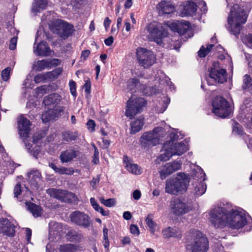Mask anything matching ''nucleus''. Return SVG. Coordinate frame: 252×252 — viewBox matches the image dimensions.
I'll return each instance as SVG.
<instances>
[{
  "label": "nucleus",
  "mask_w": 252,
  "mask_h": 252,
  "mask_svg": "<svg viewBox=\"0 0 252 252\" xmlns=\"http://www.w3.org/2000/svg\"><path fill=\"white\" fill-rule=\"evenodd\" d=\"M145 104L144 99L142 97H138L134 99L130 97L127 101L126 116L132 119L136 114L141 112Z\"/></svg>",
  "instance_id": "obj_13"
},
{
  "label": "nucleus",
  "mask_w": 252,
  "mask_h": 252,
  "mask_svg": "<svg viewBox=\"0 0 252 252\" xmlns=\"http://www.w3.org/2000/svg\"><path fill=\"white\" fill-rule=\"evenodd\" d=\"M147 31L151 39L159 45L162 44V39L168 34L167 26L162 23H151L147 27Z\"/></svg>",
  "instance_id": "obj_7"
},
{
  "label": "nucleus",
  "mask_w": 252,
  "mask_h": 252,
  "mask_svg": "<svg viewBox=\"0 0 252 252\" xmlns=\"http://www.w3.org/2000/svg\"><path fill=\"white\" fill-rule=\"evenodd\" d=\"M49 28L53 33L63 40L71 36L75 31L72 24L59 19L52 20L49 24Z\"/></svg>",
  "instance_id": "obj_4"
},
{
  "label": "nucleus",
  "mask_w": 252,
  "mask_h": 252,
  "mask_svg": "<svg viewBox=\"0 0 252 252\" xmlns=\"http://www.w3.org/2000/svg\"><path fill=\"white\" fill-rule=\"evenodd\" d=\"M90 202L94 209L96 211H99V209H100V207L99 206V204L96 202V201L95 199V198L94 197L91 198Z\"/></svg>",
  "instance_id": "obj_52"
},
{
  "label": "nucleus",
  "mask_w": 252,
  "mask_h": 252,
  "mask_svg": "<svg viewBox=\"0 0 252 252\" xmlns=\"http://www.w3.org/2000/svg\"><path fill=\"white\" fill-rule=\"evenodd\" d=\"M243 83L244 85L243 86V88L244 89L252 86V79L250 77V75L246 74L244 76Z\"/></svg>",
  "instance_id": "obj_41"
},
{
  "label": "nucleus",
  "mask_w": 252,
  "mask_h": 252,
  "mask_svg": "<svg viewBox=\"0 0 252 252\" xmlns=\"http://www.w3.org/2000/svg\"><path fill=\"white\" fill-rule=\"evenodd\" d=\"M208 71L209 77H206V79L209 85H212L217 82L223 83L226 81V70L220 68L219 62H214Z\"/></svg>",
  "instance_id": "obj_10"
},
{
  "label": "nucleus",
  "mask_w": 252,
  "mask_h": 252,
  "mask_svg": "<svg viewBox=\"0 0 252 252\" xmlns=\"http://www.w3.org/2000/svg\"><path fill=\"white\" fill-rule=\"evenodd\" d=\"M29 137H26V139L25 138H23V141L25 143V146L27 150L30 152L31 151V148H32V145L29 142V140L28 139Z\"/></svg>",
  "instance_id": "obj_57"
},
{
  "label": "nucleus",
  "mask_w": 252,
  "mask_h": 252,
  "mask_svg": "<svg viewBox=\"0 0 252 252\" xmlns=\"http://www.w3.org/2000/svg\"><path fill=\"white\" fill-rule=\"evenodd\" d=\"M62 72V69L61 68H58L52 71L48 72V74L50 78L53 77L54 78H57Z\"/></svg>",
  "instance_id": "obj_45"
},
{
  "label": "nucleus",
  "mask_w": 252,
  "mask_h": 252,
  "mask_svg": "<svg viewBox=\"0 0 252 252\" xmlns=\"http://www.w3.org/2000/svg\"><path fill=\"white\" fill-rule=\"evenodd\" d=\"M32 151V155L33 156L36 158H37V156L39 154L40 150L39 147H35L31 151V152Z\"/></svg>",
  "instance_id": "obj_63"
},
{
  "label": "nucleus",
  "mask_w": 252,
  "mask_h": 252,
  "mask_svg": "<svg viewBox=\"0 0 252 252\" xmlns=\"http://www.w3.org/2000/svg\"><path fill=\"white\" fill-rule=\"evenodd\" d=\"M132 217L131 214L130 212L126 211L123 213V218L126 220H129Z\"/></svg>",
  "instance_id": "obj_64"
},
{
  "label": "nucleus",
  "mask_w": 252,
  "mask_h": 252,
  "mask_svg": "<svg viewBox=\"0 0 252 252\" xmlns=\"http://www.w3.org/2000/svg\"><path fill=\"white\" fill-rule=\"evenodd\" d=\"M17 38L16 37H12L10 41L9 49L14 50L16 47Z\"/></svg>",
  "instance_id": "obj_51"
},
{
  "label": "nucleus",
  "mask_w": 252,
  "mask_h": 252,
  "mask_svg": "<svg viewBox=\"0 0 252 252\" xmlns=\"http://www.w3.org/2000/svg\"><path fill=\"white\" fill-rule=\"evenodd\" d=\"M48 72L46 73H40L37 74L34 78L35 83L38 84L40 82H44L48 78H49Z\"/></svg>",
  "instance_id": "obj_38"
},
{
  "label": "nucleus",
  "mask_w": 252,
  "mask_h": 252,
  "mask_svg": "<svg viewBox=\"0 0 252 252\" xmlns=\"http://www.w3.org/2000/svg\"><path fill=\"white\" fill-rule=\"evenodd\" d=\"M26 206L28 210L34 217H38L41 216L42 209L39 206L32 202H26Z\"/></svg>",
  "instance_id": "obj_33"
},
{
  "label": "nucleus",
  "mask_w": 252,
  "mask_h": 252,
  "mask_svg": "<svg viewBox=\"0 0 252 252\" xmlns=\"http://www.w3.org/2000/svg\"><path fill=\"white\" fill-rule=\"evenodd\" d=\"M164 132L162 127H156L152 131L144 132L141 137V145L146 147L156 146Z\"/></svg>",
  "instance_id": "obj_9"
},
{
  "label": "nucleus",
  "mask_w": 252,
  "mask_h": 252,
  "mask_svg": "<svg viewBox=\"0 0 252 252\" xmlns=\"http://www.w3.org/2000/svg\"><path fill=\"white\" fill-rule=\"evenodd\" d=\"M11 71V68L9 67L5 68L1 71V78L2 80L4 81H7L10 77V72Z\"/></svg>",
  "instance_id": "obj_44"
},
{
  "label": "nucleus",
  "mask_w": 252,
  "mask_h": 252,
  "mask_svg": "<svg viewBox=\"0 0 252 252\" xmlns=\"http://www.w3.org/2000/svg\"><path fill=\"white\" fill-rule=\"evenodd\" d=\"M83 87L84 88L85 93L87 94H90L91 92V82L89 80L86 81Z\"/></svg>",
  "instance_id": "obj_56"
},
{
  "label": "nucleus",
  "mask_w": 252,
  "mask_h": 252,
  "mask_svg": "<svg viewBox=\"0 0 252 252\" xmlns=\"http://www.w3.org/2000/svg\"><path fill=\"white\" fill-rule=\"evenodd\" d=\"M78 137L79 134L77 131L67 130L62 133V140L67 143L76 140Z\"/></svg>",
  "instance_id": "obj_29"
},
{
  "label": "nucleus",
  "mask_w": 252,
  "mask_h": 252,
  "mask_svg": "<svg viewBox=\"0 0 252 252\" xmlns=\"http://www.w3.org/2000/svg\"><path fill=\"white\" fill-rule=\"evenodd\" d=\"M19 134L22 138L29 137L30 131V126L31 125L30 120L21 116L18 121Z\"/></svg>",
  "instance_id": "obj_18"
},
{
  "label": "nucleus",
  "mask_w": 252,
  "mask_h": 252,
  "mask_svg": "<svg viewBox=\"0 0 252 252\" xmlns=\"http://www.w3.org/2000/svg\"><path fill=\"white\" fill-rule=\"evenodd\" d=\"M47 3L45 0H38L37 2V7L32 8V10L34 12H39L40 10L44 9L47 6Z\"/></svg>",
  "instance_id": "obj_39"
},
{
  "label": "nucleus",
  "mask_w": 252,
  "mask_h": 252,
  "mask_svg": "<svg viewBox=\"0 0 252 252\" xmlns=\"http://www.w3.org/2000/svg\"><path fill=\"white\" fill-rule=\"evenodd\" d=\"M123 162L125 167L130 173L135 175L141 174V168L136 164L130 163L127 156H124Z\"/></svg>",
  "instance_id": "obj_24"
},
{
  "label": "nucleus",
  "mask_w": 252,
  "mask_h": 252,
  "mask_svg": "<svg viewBox=\"0 0 252 252\" xmlns=\"http://www.w3.org/2000/svg\"><path fill=\"white\" fill-rule=\"evenodd\" d=\"M15 225L6 218L0 220V233L8 236H13L15 230Z\"/></svg>",
  "instance_id": "obj_19"
},
{
  "label": "nucleus",
  "mask_w": 252,
  "mask_h": 252,
  "mask_svg": "<svg viewBox=\"0 0 252 252\" xmlns=\"http://www.w3.org/2000/svg\"><path fill=\"white\" fill-rule=\"evenodd\" d=\"M243 42L247 45V46L252 48V35L248 34L246 35L244 39Z\"/></svg>",
  "instance_id": "obj_49"
},
{
  "label": "nucleus",
  "mask_w": 252,
  "mask_h": 252,
  "mask_svg": "<svg viewBox=\"0 0 252 252\" xmlns=\"http://www.w3.org/2000/svg\"><path fill=\"white\" fill-rule=\"evenodd\" d=\"M14 194L15 197H18V196L20 195L22 190H21V186L20 183H18L16 185L14 189Z\"/></svg>",
  "instance_id": "obj_50"
},
{
  "label": "nucleus",
  "mask_w": 252,
  "mask_h": 252,
  "mask_svg": "<svg viewBox=\"0 0 252 252\" xmlns=\"http://www.w3.org/2000/svg\"><path fill=\"white\" fill-rule=\"evenodd\" d=\"M194 194L200 196L203 194L206 190V185L203 181H195L192 184Z\"/></svg>",
  "instance_id": "obj_31"
},
{
  "label": "nucleus",
  "mask_w": 252,
  "mask_h": 252,
  "mask_svg": "<svg viewBox=\"0 0 252 252\" xmlns=\"http://www.w3.org/2000/svg\"><path fill=\"white\" fill-rule=\"evenodd\" d=\"M114 42L113 37L110 36L104 40V43L107 46H111Z\"/></svg>",
  "instance_id": "obj_61"
},
{
  "label": "nucleus",
  "mask_w": 252,
  "mask_h": 252,
  "mask_svg": "<svg viewBox=\"0 0 252 252\" xmlns=\"http://www.w3.org/2000/svg\"><path fill=\"white\" fill-rule=\"evenodd\" d=\"M88 126V129L91 131H94L95 129V122L94 120H89L88 122H87V124Z\"/></svg>",
  "instance_id": "obj_55"
},
{
  "label": "nucleus",
  "mask_w": 252,
  "mask_h": 252,
  "mask_svg": "<svg viewBox=\"0 0 252 252\" xmlns=\"http://www.w3.org/2000/svg\"><path fill=\"white\" fill-rule=\"evenodd\" d=\"M162 233L165 238L181 237L180 231L177 227H169L164 229L162 230Z\"/></svg>",
  "instance_id": "obj_32"
},
{
  "label": "nucleus",
  "mask_w": 252,
  "mask_h": 252,
  "mask_svg": "<svg viewBox=\"0 0 252 252\" xmlns=\"http://www.w3.org/2000/svg\"><path fill=\"white\" fill-rule=\"evenodd\" d=\"M69 218L72 222L83 228H88L92 224L90 217L83 212L75 211L70 214Z\"/></svg>",
  "instance_id": "obj_14"
},
{
  "label": "nucleus",
  "mask_w": 252,
  "mask_h": 252,
  "mask_svg": "<svg viewBox=\"0 0 252 252\" xmlns=\"http://www.w3.org/2000/svg\"><path fill=\"white\" fill-rule=\"evenodd\" d=\"M136 54L139 65L144 68L149 67L156 62V56L150 50L140 48L137 50Z\"/></svg>",
  "instance_id": "obj_12"
},
{
  "label": "nucleus",
  "mask_w": 252,
  "mask_h": 252,
  "mask_svg": "<svg viewBox=\"0 0 252 252\" xmlns=\"http://www.w3.org/2000/svg\"><path fill=\"white\" fill-rule=\"evenodd\" d=\"M247 19V15L244 9L237 4H234L229 14L227 29L235 36H238L242 29V25Z\"/></svg>",
  "instance_id": "obj_2"
},
{
  "label": "nucleus",
  "mask_w": 252,
  "mask_h": 252,
  "mask_svg": "<svg viewBox=\"0 0 252 252\" xmlns=\"http://www.w3.org/2000/svg\"><path fill=\"white\" fill-rule=\"evenodd\" d=\"M42 120L44 123H47L50 120V116L47 112H45L42 115Z\"/></svg>",
  "instance_id": "obj_59"
},
{
  "label": "nucleus",
  "mask_w": 252,
  "mask_h": 252,
  "mask_svg": "<svg viewBox=\"0 0 252 252\" xmlns=\"http://www.w3.org/2000/svg\"><path fill=\"white\" fill-rule=\"evenodd\" d=\"M210 221L215 228H222L226 225L232 229H239L247 223L244 212L225 206L216 207L210 212Z\"/></svg>",
  "instance_id": "obj_1"
},
{
  "label": "nucleus",
  "mask_w": 252,
  "mask_h": 252,
  "mask_svg": "<svg viewBox=\"0 0 252 252\" xmlns=\"http://www.w3.org/2000/svg\"><path fill=\"white\" fill-rule=\"evenodd\" d=\"M147 89V87L145 84H141L139 82V85L137 88V92H140L142 94H147V92H146V90Z\"/></svg>",
  "instance_id": "obj_48"
},
{
  "label": "nucleus",
  "mask_w": 252,
  "mask_h": 252,
  "mask_svg": "<svg viewBox=\"0 0 252 252\" xmlns=\"http://www.w3.org/2000/svg\"><path fill=\"white\" fill-rule=\"evenodd\" d=\"M49 166L56 172L61 175H71L74 172L72 168H66L63 166L58 167L54 163H53L50 164Z\"/></svg>",
  "instance_id": "obj_30"
},
{
  "label": "nucleus",
  "mask_w": 252,
  "mask_h": 252,
  "mask_svg": "<svg viewBox=\"0 0 252 252\" xmlns=\"http://www.w3.org/2000/svg\"><path fill=\"white\" fill-rule=\"evenodd\" d=\"M181 165L182 162L178 160L166 163L159 171L160 178L162 180L165 179L168 176L179 170Z\"/></svg>",
  "instance_id": "obj_16"
},
{
  "label": "nucleus",
  "mask_w": 252,
  "mask_h": 252,
  "mask_svg": "<svg viewBox=\"0 0 252 252\" xmlns=\"http://www.w3.org/2000/svg\"><path fill=\"white\" fill-rule=\"evenodd\" d=\"M130 232L136 235H138L139 234V230L138 227L134 224H131L130 226Z\"/></svg>",
  "instance_id": "obj_53"
},
{
  "label": "nucleus",
  "mask_w": 252,
  "mask_h": 252,
  "mask_svg": "<svg viewBox=\"0 0 252 252\" xmlns=\"http://www.w3.org/2000/svg\"><path fill=\"white\" fill-rule=\"evenodd\" d=\"M213 112L220 118L227 117L231 112L228 102L223 97L217 96L212 100Z\"/></svg>",
  "instance_id": "obj_8"
},
{
  "label": "nucleus",
  "mask_w": 252,
  "mask_h": 252,
  "mask_svg": "<svg viewBox=\"0 0 252 252\" xmlns=\"http://www.w3.org/2000/svg\"><path fill=\"white\" fill-rule=\"evenodd\" d=\"M171 28L180 35H184L190 28V23L188 21H178L177 23L171 25Z\"/></svg>",
  "instance_id": "obj_21"
},
{
  "label": "nucleus",
  "mask_w": 252,
  "mask_h": 252,
  "mask_svg": "<svg viewBox=\"0 0 252 252\" xmlns=\"http://www.w3.org/2000/svg\"><path fill=\"white\" fill-rule=\"evenodd\" d=\"M191 236L196 237L194 242L188 244L186 248L188 252H207L208 249V241L206 237L202 236V233L196 230L190 231Z\"/></svg>",
  "instance_id": "obj_6"
},
{
  "label": "nucleus",
  "mask_w": 252,
  "mask_h": 252,
  "mask_svg": "<svg viewBox=\"0 0 252 252\" xmlns=\"http://www.w3.org/2000/svg\"><path fill=\"white\" fill-rule=\"evenodd\" d=\"M159 14L160 15L169 14L173 13L175 10L174 5L170 1L161 0L159 2L157 6Z\"/></svg>",
  "instance_id": "obj_20"
},
{
  "label": "nucleus",
  "mask_w": 252,
  "mask_h": 252,
  "mask_svg": "<svg viewBox=\"0 0 252 252\" xmlns=\"http://www.w3.org/2000/svg\"><path fill=\"white\" fill-rule=\"evenodd\" d=\"M171 210L174 214L180 216L189 212L190 208L186 203L177 199L171 203Z\"/></svg>",
  "instance_id": "obj_17"
},
{
  "label": "nucleus",
  "mask_w": 252,
  "mask_h": 252,
  "mask_svg": "<svg viewBox=\"0 0 252 252\" xmlns=\"http://www.w3.org/2000/svg\"><path fill=\"white\" fill-rule=\"evenodd\" d=\"M65 251L67 252H75L79 250V247L77 245L68 244L63 246Z\"/></svg>",
  "instance_id": "obj_42"
},
{
  "label": "nucleus",
  "mask_w": 252,
  "mask_h": 252,
  "mask_svg": "<svg viewBox=\"0 0 252 252\" xmlns=\"http://www.w3.org/2000/svg\"><path fill=\"white\" fill-rule=\"evenodd\" d=\"M66 236L70 241L75 243L80 242L83 239V236L82 234L79 233L74 230L69 231Z\"/></svg>",
  "instance_id": "obj_34"
},
{
  "label": "nucleus",
  "mask_w": 252,
  "mask_h": 252,
  "mask_svg": "<svg viewBox=\"0 0 252 252\" xmlns=\"http://www.w3.org/2000/svg\"><path fill=\"white\" fill-rule=\"evenodd\" d=\"M108 230L107 228L105 227L103 229V245L105 248H108L109 246V242L108 238Z\"/></svg>",
  "instance_id": "obj_43"
},
{
  "label": "nucleus",
  "mask_w": 252,
  "mask_h": 252,
  "mask_svg": "<svg viewBox=\"0 0 252 252\" xmlns=\"http://www.w3.org/2000/svg\"><path fill=\"white\" fill-rule=\"evenodd\" d=\"M100 181V178L98 176L96 178H93L92 180L91 181V185L94 188L95 186L98 184Z\"/></svg>",
  "instance_id": "obj_62"
},
{
  "label": "nucleus",
  "mask_w": 252,
  "mask_h": 252,
  "mask_svg": "<svg viewBox=\"0 0 252 252\" xmlns=\"http://www.w3.org/2000/svg\"><path fill=\"white\" fill-rule=\"evenodd\" d=\"M189 182V178L186 174L179 173L175 178L166 180L165 191L173 195L182 193L187 190Z\"/></svg>",
  "instance_id": "obj_3"
},
{
  "label": "nucleus",
  "mask_w": 252,
  "mask_h": 252,
  "mask_svg": "<svg viewBox=\"0 0 252 252\" xmlns=\"http://www.w3.org/2000/svg\"><path fill=\"white\" fill-rule=\"evenodd\" d=\"M46 192L51 197L56 198L63 202L75 204L77 202L78 198L76 196L66 190L51 188L48 189Z\"/></svg>",
  "instance_id": "obj_11"
},
{
  "label": "nucleus",
  "mask_w": 252,
  "mask_h": 252,
  "mask_svg": "<svg viewBox=\"0 0 252 252\" xmlns=\"http://www.w3.org/2000/svg\"><path fill=\"white\" fill-rule=\"evenodd\" d=\"M233 133L239 135H242L244 134L242 126L238 123H235L233 126Z\"/></svg>",
  "instance_id": "obj_40"
},
{
  "label": "nucleus",
  "mask_w": 252,
  "mask_h": 252,
  "mask_svg": "<svg viewBox=\"0 0 252 252\" xmlns=\"http://www.w3.org/2000/svg\"><path fill=\"white\" fill-rule=\"evenodd\" d=\"M27 176L31 185L34 187H37L41 177L39 171L36 169H32L27 174Z\"/></svg>",
  "instance_id": "obj_27"
},
{
  "label": "nucleus",
  "mask_w": 252,
  "mask_h": 252,
  "mask_svg": "<svg viewBox=\"0 0 252 252\" xmlns=\"http://www.w3.org/2000/svg\"><path fill=\"white\" fill-rule=\"evenodd\" d=\"M144 124V119L142 116H139L138 119L135 120L130 124L131 131L130 134H134L141 130Z\"/></svg>",
  "instance_id": "obj_28"
},
{
  "label": "nucleus",
  "mask_w": 252,
  "mask_h": 252,
  "mask_svg": "<svg viewBox=\"0 0 252 252\" xmlns=\"http://www.w3.org/2000/svg\"><path fill=\"white\" fill-rule=\"evenodd\" d=\"M133 197L135 200H138L140 198L141 194L139 190H135L133 192Z\"/></svg>",
  "instance_id": "obj_60"
},
{
  "label": "nucleus",
  "mask_w": 252,
  "mask_h": 252,
  "mask_svg": "<svg viewBox=\"0 0 252 252\" xmlns=\"http://www.w3.org/2000/svg\"><path fill=\"white\" fill-rule=\"evenodd\" d=\"M214 46V45L213 44H208L206 48H205L204 46H202L198 52V56L200 58L205 57L212 49Z\"/></svg>",
  "instance_id": "obj_36"
},
{
  "label": "nucleus",
  "mask_w": 252,
  "mask_h": 252,
  "mask_svg": "<svg viewBox=\"0 0 252 252\" xmlns=\"http://www.w3.org/2000/svg\"><path fill=\"white\" fill-rule=\"evenodd\" d=\"M80 152L78 147L69 146L65 150L62 151L60 155L62 163H68L80 157Z\"/></svg>",
  "instance_id": "obj_15"
},
{
  "label": "nucleus",
  "mask_w": 252,
  "mask_h": 252,
  "mask_svg": "<svg viewBox=\"0 0 252 252\" xmlns=\"http://www.w3.org/2000/svg\"><path fill=\"white\" fill-rule=\"evenodd\" d=\"M94 154L93 156V159L92 160V162L95 164H97L99 163V152L97 148L94 144Z\"/></svg>",
  "instance_id": "obj_47"
},
{
  "label": "nucleus",
  "mask_w": 252,
  "mask_h": 252,
  "mask_svg": "<svg viewBox=\"0 0 252 252\" xmlns=\"http://www.w3.org/2000/svg\"><path fill=\"white\" fill-rule=\"evenodd\" d=\"M116 204V201L114 198H109L106 199L104 205L108 207L114 206Z\"/></svg>",
  "instance_id": "obj_54"
},
{
  "label": "nucleus",
  "mask_w": 252,
  "mask_h": 252,
  "mask_svg": "<svg viewBox=\"0 0 252 252\" xmlns=\"http://www.w3.org/2000/svg\"><path fill=\"white\" fill-rule=\"evenodd\" d=\"M153 217L154 215L152 214H149L145 220L146 224L149 227L150 231L153 234L155 231V227L156 226V222L153 220Z\"/></svg>",
  "instance_id": "obj_37"
},
{
  "label": "nucleus",
  "mask_w": 252,
  "mask_h": 252,
  "mask_svg": "<svg viewBox=\"0 0 252 252\" xmlns=\"http://www.w3.org/2000/svg\"><path fill=\"white\" fill-rule=\"evenodd\" d=\"M163 148L165 150V153L161 154L158 157V159L163 161L169 160L174 155L181 156L187 150L184 143H174L172 141H169L165 144Z\"/></svg>",
  "instance_id": "obj_5"
},
{
  "label": "nucleus",
  "mask_w": 252,
  "mask_h": 252,
  "mask_svg": "<svg viewBox=\"0 0 252 252\" xmlns=\"http://www.w3.org/2000/svg\"><path fill=\"white\" fill-rule=\"evenodd\" d=\"M197 4L192 1H187L184 6L182 14L186 16H193L197 11Z\"/></svg>",
  "instance_id": "obj_25"
},
{
  "label": "nucleus",
  "mask_w": 252,
  "mask_h": 252,
  "mask_svg": "<svg viewBox=\"0 0 252 252\" xmlns=\"http://www.w3.org/2000/svg\"><path fill=\"white\" fill-rule=\"evenodd\" d=\"M62 99V96L57 93H54L44 98L43 103L45 105L56 107Z\"/></svg>",
  "instance_id": "obj_23"
},
{
  "label": "nucleus",
  "mask_w": 252,
  "mask_h": 252,
  "mask_svg": "<svg viewBox=\"0 0 252 252\" xmlns=\"http://www.w3.org/2000/svg\"><path fill=\"white\" fill-rule=\"evenodd\" d=\"M34 52L38 56L48 57L51 55L52 51L46 42L41 41L38 43L36 47H34Z\"/></svg>",
  "instance_id": "obj_22"
},
{
  "label": "nucleus",
  "mask_w": 252,
  "mask_h": 252,
  "mask_svg": "<svg viewBox=\"0 0 252 252\" xmlns=\"http://www.w3.org/2000/svg\"><path fill=\"white\" fill-rule=\"evenodd\" d=\"M91 52L89 50H85L82 51L81 58L86 60L90 55Z\"/></svg>",
  "instance_id": "obj_58"
},
{
  "label": "nucleus",
  "mask_w": 252,
  "mask_h": 252,
  "mask_svg": "<svg viewBox=\"0 0 252 252\" xmlns=\"http://www.w3.org/2000/svg\"><path fill=\"white\" fill-rule=\"evenodd\" d=\"M139 81L137 78H130L127 82V89L131 94L137 92V88L139 85Z\"/></svg>",
  "instance_id": "obj_35"
},
{
  "label": "nucleus",
  "mask_w": 252,
  "mask_h": 252,
  "mask_svg": "<svg viewBox=\"0 0 252 252\" xmlns=\"http://www.w3.org/2000/svg\"><path fill=\"white\" fill-rule=\"evenodd\" d=\"M69 87H70V91L71 94L73 95L74 96H76V83L75 81L73 80H71L69 81Z\"/></svg>",
  "instance_id": "obj_46"
},
{
  "label": "nucleus",
  "mask_w": 252,
  "mask_h": 252,
  "mask_svg": "<svg viewBox=\"0 0 252 252\" xmlns=\"http://www.w3.org/2000/svg\"><path fill=\"white\" fill-rule=\"evenodd\" d=\"M59 60L54 59L52 60L50 59H44L41 61H38L36 63L37 70L42 71L46 68H50L52 64L58 65Z\"/></svg>",
  "instance_id": "obj_26"
}]
</instances>
